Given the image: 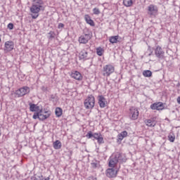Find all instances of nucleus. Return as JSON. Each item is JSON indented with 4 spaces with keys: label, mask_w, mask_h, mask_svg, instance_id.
Returning a JSON list of instances; mask_svg holds the SVG:
<instances>
[{
    "label": "nucleus",
    "mask_w": 180,
    "mask_h": 180,
    "mask_svg": "<svg viewBox=\"0 0 180 180\" xmlns=\"http://www.w3.org/2000/svg\"><path fill=\"white\" fill-rule=\"evenodd\" d=\"M50 116H51V111H46V110H43L41 108V110L39 111V120H41L43 122L46 119H49Z\"/></svg>",
    "instance_id": "423d86ee"
},
{
    "label": "nucleus",
    "mask_w": 180,
    "mask_h": 180,
    "mask_svg": "<svg viewBox=\"0 0 180 180\" xmlns=\"http://www.w3.org/2000/svg\"><path fill=\"white\" fill-rule=\"evenodd\" d=\"M145 123L148 127H154L155 126V121H153L152 120H146Z\"/></svg>",
    "instance_id": "5701e85b"
},
{
    "label": "nucleus",
    "mask_w": 180,
    "mask_h": 180,
    "mask_svg": "<svg viewBox=\"0 0 180 180\" xmlns=\"http://www.w3.org/2000/svg\"><path fill=\"white\" fill-rule=\"evenodd\" d=\"M53 148H55V150H60V148H61V142L58 140L53 142Z\"/></svg>",
    "instance_id": "393cba45"
},
{
    "label": "nucleus",
    "mask_w": 180,
    "mask_h": 180,
    "mask_svg": "<svg viewBox=\"0 0 180 180\" xmlns=\"http://www.w3.org/2000/svg\"><path fill=\"white\" fill-rule=\"evenodd\" d=\"M119 40V35L117 36H112L109 38L110 43H112V44H115V43H117Z\"/></svg>",
    "instance_id": "4be33fe9"
},
{
    "label": "nucleus",
    "mask_w": 180,
    "mask_h": 180,
    "mask_svg": "<svg viewBox=\"0 0 180 180\" xmlns=\"http://www.w3.org/2000/svg\"><path fill=\"white\" fill-rule=\"evenodd\" d=\"M114 156L117 159V162H126V156L124 154L117 153Z\"/></svg>",
    "instance_id": "dca6fc26"
},
{
    "label": "nucleus",
    "mask_w": 180,
    "mask_h": 180,
    "mask_svg": "<svg viewBox=\"0 0 180 180\" xmlns=\"http://www.w3.org/2000/svg\"><path fill=\"white\" fill-rule=\"evenodd\" d=\"M91 167L93 168H97L98 167V163H96V162L91 163Z\"/></svg>",
    "instance_id": "c9c22d12"
},
{
    "label": "nucleus",
    "mask_w": 180,
    "mask_h": 180,
    "mask_svg": "<svg viewBox=\"0 0 180 180\" xmlns=\"http://www.w3.org/2000/svg\"><path fill=\"white\" fill-rule=\"evenodd\" d=\"M31 179L32 180H39V179H37V177H36V176H32Z\"/></svg>",
    "instance_id": "4c0bfd02"
},
{
    "label": "nucleus",
    "mask_w": 180,
    "mask_h": 180,
    "mask_svg": "<svg viewBox=\"0 0 180 180\" xmlns=\"http://www.w3.org/2000/svg\"><path fill=\"white\" fill-rule=\"evenodd\" d=\"M58 27L59 29H63V27H64V25H63V23L60 22V23L58 24Z\"/></svg>",
    "instance_id": "e433bc0d"
},
{
    "label": "nucleus",
    "mask_w": 180,
    "mask_h": 180,
    "mask_svg": "<svg viewBox=\"0 0 180 180\" xmlns=\"http://www.w3.org/2000/svg\"><path fill=\"white\" fill-rule=\"evenodd\" d=\"M30 88L25 86L18 89L15 91V94L17 95L18 98H21L22 96H25V95H27V94H30Z\"/></svg>",
    "instance_id": "39448f33"
},
{
    "label": "nucleus",
    "mask_w": 180,
    "mask_h": 180,
    "mask_svg": "<svg viewBox=\"0 0 180 180\" xmlns=\"http://www.w3.org/2000/svg\"><path fill=\"white\" fill-rule=\"evenodd\" d=\"M45 8L46 6L43 0H33L32 5L30 8L32 19H37L39 12L44 11Z\"/></svg>",
    "instance_id": "f257e3e1"
},
{
    "label": "nucleus",
    "mask_w": 180,
    "mask_h": 180,
    "mask_svg": "<svg viewBox=\"0 0 180 180\" xmlns=\"http://www.w3.org/2000/svg\"><path fill=\"white\" fill-rule=\"evenodd\" d=\"M94 139H95V140H97L98 144H103V143H105V141H103V136H102V134H101V133H94Z\"/></svg>",
    "instance_id": "2eb2a0df"
},
{
    "label": "nucleus",
    "mask_w": 180,
    "mask_h": 180,
    "mask_svg": "<svg viewBox=\"0 0 180 180\" xmlns=\"http://www.w3.org/2000/svg\"><path fill=\"white\" fill-rule=\"evenodd\" d=\"M55 113L57 116V117H60V116L63 115V109L61 108H56L55 110Z\"/></svg>",
    "instance_id": "a878e982"
},
{
    "label": "nucleus",
    "mask_w": 180,
    "mask_h": 180,
    "mask_svg": "<svg viewBox=\"0 0 180 180\" xmlns=\"http://www.w3.org/2000/svg\"><path fill=\"white\" fill-rule=\"evenodd\" d=\"M79 58L80 60H88L89 57H88V51L85 49H82L79 53Z\"/></svg>",
    "instance_id": "f3484780"
},
{
    "label": "nucleus",
    "mask_w": 180,
    "mask_h": 180,
    "mask_svg": "<svg viewBox=\"0 0 180 180\" xmlns=\"http://www.w3.org/2000/svg\"><path fill=\"white\" fill-rule=\"evenodd\" d=\"M95 106V97L93 95H89L84 101V107L86 109H94Z\"/></svg>",
    "instance_id": "f03ea898"
},
{
    "label": "nucleus",
    "mask_w": 180,
    "mask_h": 180,
    "mask_svg": "<svg viewBox=\"0 0 180 180\" xmlns=\"http://www.w3.org/2000/svg\"><path fill=\"white\" fill-rule=\"evenodd\" d=\"M98 105L100 106V108H106V98H105V97H103V96H98Z\"/></svg>",
    "instance_id": "4468645a"
},
{
    "label": "nucleus",
    "mask_w": 180,
    "mask_h": 180,
    "mask_svg": "<svg viewBox=\"0 0 180 180\" xmlns=\"http://www.w3.org/2000/svg\"><path fill=\"white\" fill-rule=\"evenodd\" d=\"M177 103H179V105H180V96H179L177 98Z\"/></svg>",
    "instance_id": "58836bf2"
},
{
    "label": "nucleus",
    "mask_w": 180,
    "mask_h": 180,
    "mask_svg": "<svg viewBox=\"0 0 180 180\" xmlns=\"http://www.w3.org/2000/svg\"><path fill=\"white\" fill-rule=\"evenodd\" d=\"M143 77L150 78V77H152L153 72H151V70H144L143 72Z\"/></svg>",
    "instance_id": "bb28decb"
},
{
    "label": "nucleus",
    "mask_w": 180,
    "mask_h": 180,
    "mask_svg": "<svg viewBox=\"0 0 180 180\" xmlns=\"http://www.w3.org/2000/svg\"><path fill=\"white\" fill-rule=\"evenodd\" d=\"M139 110L134 107L129 109V116L131 120H137L139 119Z\"/></svg>",
    "instance_id": "0eeeda50"
},
{
    "label": "nucleus",
    "mask_w": 180,
    "mask_h": 180,
    "mask_svg": "<svg viewBox=\"0 0 180 180\" xmlns=\"http://www.w3.org/2000/svg\"><path fill=\"white\" fill-rule=\"evenodd\" d=\"M127 131H122L120 134H118V140H120V141H122V140H123V139H124V137H127Z\"/></svg>",
    "instance_id": "b1692460"
},
{
    "label": "nucleus",
    "mask_w": 180,
    "mask_h": 180,
    "mask_svg": "<svg viewBox=\"0 0 180 180\" xmlns=\"http://www.w3.org/2000/svg\"><path fill=\"white\" fill-rule=\"evenodd\" d=\"M148 15L150 18H155L158 15V7L155 5L150 4L148 6Z\"/></svg>",
    "instance_id": "7ed1b4c3"
},
{
    "label": "nucleus",
    "mask_w": 180,
    "mask_h": 180,
    "mask_svg": "<svg viewBox=\"0 0 180 180\" xmlns=\"http://www.w3.org/2000/svg\"><path fill=\"white\" fill-rule=\"evenodd\" d=\"M1 37H2V35L0 34V43H1V41H2Z\"/></svg>",
    "instance_id": "a19ab883"
},
{
    "label": "nucleus",
    "mask_w": 180,
    "mask_h": 180,
    "mask_svg": "<svg viewBox=\"0 0 180 180\" xmlns=\"http://www.w3.org/2000/svg\"><path fill=\"white\" fill-rule=\"evenodd\" d=\"M39 179L38 180H50V176H48L46 178H44L43 175L39 176H38Z\"/></svg>",
    "instance_id": "473e14b6"
},
{
    "label": "nucleus",
    "mask_w": 180,
    "mask_h": 180,
    "mask_svg": "<svg viewBox=\"0 0 180 180\" xmlns=\"http://www.w3.org/2000/svg\"><path fill=\"white\" fill-rule=\"evenodd\" d=\"M135 0H123V4L127 8H130V6H133Z\"/></svg>",
    "instance_id": "412c9836"
},
{
    "label": "nucleus",
    "mask_w": 180,
    "mask_h": 180,
    "mask_svg": "<svg viewBox=\"0 0 180 180\" xmlns=\"http://www.w3.org/2000/svg\"><path fill=\"white\" fill-rule=\"evenodd\" d=\"M7 27H8V29H9L10 30H13V23H9V24L7 25Z\"/></svg>",
    "instance_id": "f704fd0d"
},
{
    "label": "nucleus",
    "mask_w": 180,
    "mask_h": 180,
    "mask_svg": "<svg viewBox=\"0 0 180 180\" xmlns=\"http://www.w3.org/2000/svg\"><path fill=\"white\" fill-rule=\"evenodd\" d=\"M42 91H47V87L43 86L42 87Z\"/></svg>",
    "instance_id": "ea45409f"
},
{
    "label": "nucleus",
    "mask_w": 180,
    "mask_h": 180,
    "mask_svg": "<svg viewBox=\"0 0 180 180\" xmlns=\"http://www.w3.org/2000/svg\"><path fill=\"white\" fill-rule=\"evenodd\" d=\"M91 40V34H84L79 37L78 41L80 44H86Z\"/></svg>",
    "instance_id": "6e6552de"
},
{
    "label": "nucleus",
    "mask_w": 180,
    "mask_h": 180,
    "mask_svg": "<svg viewBox=\"0 0 180 180\" xmlns=\"http://www.w3.org/2000/svg\"><path fill=\"white\" fill-rule=\"evenodd\" d=\"M164 54H165V53L162 51V48L160 46H156L155 49V55L156 57H158V58H164Z\"/></svg>",
    "instance_id": "9b49d317"
},
{
    "label": "nucleus",
    "mask_w": 180,
    "mask_h": 180,
    "mask_svg": "<svg viewBox=\"0 0 180 180\" xmlns=\"http://www.w3.org/2000/svg\"><path fill=\"white\" fill-rule=\"evenodd\" d=\"M29 105L30 112H39L41 109L39 106H37L35 104H32V103H30Z\"/></svg>",
    "instance_id": "6ab92c4d"
},
{
    "label": "nucleus",
    "mask_w": 180,
    "mask_h": 180,
    "mask_svg": "<svg viewBox=\"0 0 180 180\" xmlns=\"http://www.w3.org/2000/svg\"><path fill=\"white\" fill-rule=\"evenodd\" d=\"M33 119H39L40 120V114L39 111L34 112V114L32 116Z\"/></svg>",
    "instance_id": "2f4dec72"
},
{
    "label": "nucleus",
    "mask_w": 180,
    "mask_h": 180,
    "mask_svg": "<svg viewBox=\"0 0 180 180\" xmlns=\"http://www.w3.org/2000/svg\"><path fill=\"white\" fill-rule=\"evenodd\" d=\"M93 13L94 15H100L101 14V10L98 8H94L93 9Z\"/></svg>",
    "instance_id": "7c9ffc66"
},
{
    "label": "nucleus",
    "mask_w": 180,
    "mask_h": 180,
    "mask_svg": "<svg viewBox=\"0 0 180 180\" xmlns=\"http://www.w3.org/2000/svg\"><path fill=\"white\" fill-rule=\"evenodd\" d=\"M117 162H117L115 155H112V157L110 158L108 165L110 168H115Z\"/></svg>",
    "instance_id": "a211bd4d"
},
{
    "label": "nucleus",
    "mask_w": 180,
    "mask_h": 180,
    "mask_svg": "<svg viewBox=\"0 0 180 180\" xmlns=\"http://www.w3.org/2000/svg\"><path fill=\"white\" fill-rule=\"evenodd\" d=\"M84 20L88 25H90V26H95V22L92 20V19H91V16H89V15H85Z\"/></svg>",
    "instance_id": "aec40b11"
},
{
    "label": "nucleus",
    "mask_w": 180,
    "mask_h": 180,
    "mask_svg": "<svg viewBox=\"0 0 180 180\" xmlns=\"http://www.w3.org/2000/svg\"><path fill=\"white\" fill-rule=\"evenodd\" d=\"M48 35L49 40H53V39L56 37V32H54L53 31H51L48 33Z\"/></svg>",
    "instance_id": "cd10ccee"
},
{
    "label": "nucleus",
    "mask_w": 180,
    "mask_h": 180,
    "mask_svg": "<svg viewBox=\"0 0 180 180\" xmlns=\"http://www.w3.org/2000/svg\"><path fill=\"white\" fill-rule=\"evenodd\" d=\"M103 49H102L101 47H98L96 49V53L100 57L102 56V55L103 54Z\"/></svg>",
    "instance_id": "c756f323"
},
{
    "label": "nucleus",
    "mask_w": 180,
    "mask_h": 180,
    "mask_svg": "<svg viewBox=\"0 0 180 180\" xmlns=\"http://www.w3.org/2000/svg\"><path fill=\"white\" fill-rule=\"evenodd\" d=\"M117 175V170H115L113 168L108 169L106 170V176L108 178H115Z\"/></svg>",
    "instance_id": "f8f14e48"
},
{
    "label": "nucleus",
    "mask_w": 180,
    "mask_h": 180,
    "mask_svg": "<svg viewBox=\"0 0 180 180\" xmlns=\"http://www.w3.org/2000/svg\"><path fill=\"white\" fill-rule=\"evenodd\" d=\"M71 77L72 78H73L74 79H76L77 81H82V78H83L81 72L78 71H73L71 73Z\"/></svg>",
    "instance_id": "ddd939ff"
},
{
    "label": "nucleus",
    "mask_w": 180,
    "mask_h": 180,
    "mask_svg": "<svg viewBox=\"0 0 180 180\" xmlns=\"http://www.w3.org/2000/svg\"><path fill=\"white\" fill-rule=\"evenodd\" d=\"M164 103L161 102L154 103L150 105L152 110H164Z\"/></svg>",
    "instance_id": "9d476101"
},
{
    "label": "nucleus",
    "mask_w": 180,
    "mask_h": 180,
    "mask_svg": "<svg viewBox=\"0 0 180 180\" xmlns=\"http://www.w3.org/2000/svg\"><path fill=\"white\" fill-rule=\"evenodd\" d=\"M168 140L170 141V143H174L175 141V135H174V134H169Z\"/></svg>",
    "instance_id": "c85d7f7f"
},
{
    "label": "nucleus",
    "mask_w": 180,
    "mask_h": 180,
    "mask_svg": "<svg viewBox=\"0 0 180 180\" xmlns=\"http://www.w3.org/2000/svg\"><path fill=\"white\" fill-rule=\"evenodd\" d=\"M15 47V44L12 41H7L4 44V51L5 53H9V51H12L13 48Z\"/></svg>",
    "instance_id": "1a4fd4ad"
},
{
    "label": "nucleus",
    "mask_w": 180,
    "mask_h": 180,
    "mask_svg": "<svg viewBox=\"0 0 180 180\" xmlns=\"http://www.w3.org/2000/svg\"><path fill=\"white\" fill-rule=\"evenodd\" d=\"M86 136L88 138V139H92V137H94V134H92L91 131H89L87 133V134L86 135Z\"/></svg>",
    "instance_id": "72a5a7b5"
},
{
    "label": "nucleus",
    "mask_w": 180,
    "mask_h": 180,
    "mask_svg": "<svg viewBox=\"0 0 180 180\" xmlns=\"http://www.w3.org/2000/svg\"><path fill=\"white\" fill-rule=\"evenodd\" d=\"M103 71L104 77H110L111 74L115 72V66L111 64L105 65L103 68Z\"/></svg>",
    "instance_id": "20e7f679"
}]
</instances>
